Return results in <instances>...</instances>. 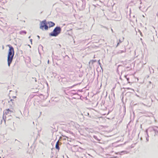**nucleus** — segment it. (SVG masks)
Masks as SVG:
<instances>
[{
  "label": "nucleus",
  "mask_w": 158,
  "mask_h": 158,
  "mask_svg": "<svg viewBox=\"0 0 158 158\" xmlns=\"http://www.w3.org/2000/svg\"><path fill=\"white\" fill-rule=\"evenodd\" d=\"M7 46L9 48L8 55L7 61L8 65L10 66L14 55V51L13 48L10 45H8Z\"/></svg>",
  "instance_id": "1"
},
{
  "label": "nucleus",
  "mask_w": 158,
  "mask_h": 158,
  "mask_svg": "<svg viewBox=\"0 0 158 158\" xmlns=\"http://www.w3.org/2000/svg\"><path fill=\"white\" fill-rule=\"evenodd\" d=\"M61 31V29L60 27H56L53 31L50 33V35L52 36H56L60 33Z\"/></svg>",
  "instance_id": "2"
},
{
  "label": "nucleus",
  "mask_w": 158,
  "mask_h": 158,
  "mask_svg": "<svg viewBox=\"0 0 158 158\" xmlns=\"http://www.w3.org/2000/svg\"><path fill=\"white\" fill-rule=\"evenodd\" d=\"M40 28L42 30H47L48 29V26L47 25V22L46 20H44L40 22Z\"/></svg>",
  "instance_id": "3"
},
{
  "label": "nucleus",
  "mask_w": 158,
  "mask_h": 158,
  "mask_svg": "<svg viewBox=\"0 0 158 158\" xmlns=\"http://www.w3.org/2000/svg\"><path fill=\"white\" fill-rule=\"evenodd\" d=\"M13 99H11L10 101H8V105L9 107H11L14 105V103L16 102V97L13 96Z\"/></svg>",
  "instance_id": "4"
},
{
  "label": "nucleus",
  "mask_w": 158,
  "mask_h": 158,
  "mask_svg": "<svg viewBox=\"0 0 158 158\" xmlns=\"http://www.w3.org/2000/svg\"><path fill=\"white\" fill-rule=\"evenodd\" d=\"M14 112V110L13 108H12V110H10L9 109L6 110L4 111V114L7 115L9 114H10Z\"/></svg>",
  "instance_id": "5"
},
{
  "label": "nucleus",
  "mask_w": 158,
  "mask_h": 158,
  "mask_svg": "<svg viewBox=\"0 0 158 158\" xmlns=\"http://www.w3.org/2000/svg\"><path fill=\"white\" fill-rule=\"evenodd\" d=\"M47 24L48 25L49 27H51L54 26L55 25L54 23L52 22H49Z\"/></svg>",
  "instance_id": "6"
},
{
  "label": "nucleus",
  "mask_w": 158,
  "mask_h": 158,
  "mask_svg": "<svg viewBox=\"0 0 158 158\" xmlns=\"http://www.w3.org/2000/svg\"><path fill=\"white\" fill-rule=\"evenodd\" d=\"M59 141L58 140L56 143V147H55L56 149H57L58 150H59V149H60V148H59Z\"/></svg>",
  "instance_id": "7"
},
{
  "label": "nucleus",
  "mask_w": 158,
  "mask_h": 158,
  "mask_svg": "<svg viewBox=\"0 0 158 158\" xmlns=\"http://www.w3.org/2000/svg\"><path fill=\"white\" fill-rule=\"evenodd\" d=\"M23 33H24L25 34H26V32L25 31H22L20 32V34H22Z\"/></svg>",
  "instance_id": "8"
}]
</instances>
